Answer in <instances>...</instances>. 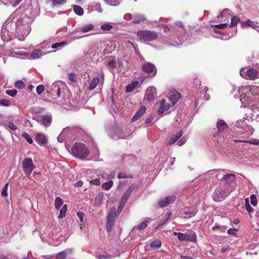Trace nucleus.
I'll return each mask as SVG.
<instances>
[{
    "mask_svg": "<svg viewBox=\"0 0 259 259\" xmlns=\"http://www.w3.org/2000/svg\"><path fill=\"white\" fill-rule=\"evenodd\" d=\"M72 153L80 159L85 158L89 155L90 151L86 146L81 143H76L71 149Z\"/></svg>",
    "mask_w": 259,
    "mask_h": 259,
    "instance_id": "1",
    "label": "nucleus"
},
{
    "mask_svg": "<svg viewBox=\"0 0 259 259\" xmlns=\"http://www.w3.org/2000/svg\"><path fill=\"white\" fill-rule=\"evenodd\" d=\"M232 191V189H227V184L220 185L213 193V199L216 202L222 201L230 194Z\"/></svg>",
    "mask_w": 259,
    "mask_h": 259,
    "instance_id": "2",
    "label": "nucleus"
},
{
    "mask_svg": "<svg viewBox=\"0 0 259 259\" xmlns=\"http://www.w3.org/2000/svg\"><path fill=\"white\" fill-rule=\"evenodd\" d=\"M137 37L140 41H151L158 37L157 32L148 30H139L137 33Z\"/></svg>",
    "mask_w": 259,
    "mask_h": 259,
    "instance_id": "3",
    "label": "nucleus"
},
{
    "mask_svg": "<svg viewBox=\"0 0 259 259\" xmlns=\"http://www.w3.org/2000/svg\"><path fill=\"white\" fill-rule=\"evenodd\" d=\"M22 168L24 174L29 178L32 171L35 168L33 161L30 158H25L22 162Z\"/></svg>",
    "mask_w": 259,
    "mask_h": 259,
    "instance_id": "4",
    "label": "nucleus"
},
{
    "mask_svg": "<svg viewBox=\"0 0 259 259\" xmlns=\"http://www.w3.org/2000/svg\"><path fill=\"white\" fill-rule=\"evenodd\" d=\"M181 241H190L196 242L197 237L195 233L192 230H188L185 233L181 234Z\"/></svg>",
    "mask_w": 259,
    "mask_h": 259,
    "instance_id": "5",
    "label": "nucleus"
},
{
    "mask_svg": "<svg viewBox=\"0 0 259 259\" xmlns=\"http://www.w3.org/2000/svg\"><path fill=\"white\" fill-rule=\"evenodd\" d=\"M143 71L146 73H151V76L156 74L157 70L155 66L150 62H146L142 65Z\"/></svg>",
    "mask_w": 259,
    "mask_h": 259,
    "instance_id": "6",
    "label": "nucleus"
},
{
    "mask_svg": "<svg viewBox=\"0 0 259 259\" xmlns=\"http://www.w3.org/2000/svg\"><path fill=\"white\" fill-rule=\"evenodd\" d=\"M156 96V89L153 87H149L147 90L145 95V99L149 102L153 101Z\"/></svg>",
    "mask_w": 259,
    "mask_h": 259,
    "instance_id": "7",
    "label": "nucleus"
},
{
    "mask_svg": "<svg viewBox=\"0 0 259 259\" xmlns=\"http://www.w3.org/2000/svg\"><path fill=\"white\" fill-rule=\"evenodd\" d=\"M236 178V176L233 174H228L224 176L223 178L221 179V181L225 183L221 185L227 184V189H231L230 188V184L234 182Z\"/></svg>",
    "mask_w": 259,
    "mask_h": 259,
    "instance_id": "8",
    "label": "nucleus"
},
{
    "mask_svg": "<svg viewBox=\"0 0 259 259\" xmlns=\"http://www.w3.org/2000/svg\"><path fill=\"white\" fill-rule=\"evenodd\" d=\"M236 126L239 128L243 129L246 132H249L250 134L253 133L252 128L250 126L247 125L243 119H239L237 120L236 123Z\"/></svg>",
    "mask_w": 259,
    "mask_h": 259,
    "instance_id": "9",
    "label": "nucleus"
},
{
    "mask_svg": "<svg viewBox=\"0 0 259 259\" xmlns=\"http://www.w3.org/2000/svg\"><path fill=\"white\" fill-rule=\"evenodd\" d=\"M175 200L176 197L175 196H167L163 199L160 200L158 204L161 207H163L172 203Z\"/></svg>",
    "mask_w": 259,
    "mask_h": 259,
    "instance_id": "10",
    "label": "nucleus"
},
{
    "mask_svg": "<svg viewBox=\"0 0 259 259\" xmlns=\"http://www.w3.org/2000/svg\"><path fill=\"white\" fill-rule=\"evenodd\" d=\"M170 104L169 103H166L165 100L163 99L160 102V106L157 113L159 115H162L164 112L168 111L170 107Z\"/></svg>",
    "mask_w": 259,
    "mask_h": 259,
    "instance_id": "11",
    "label": "nucleus"
},
{
    "mask_svg": "<svg viewBox=\"0 0 259 259\" xmlns=\"http://www.w3.org/2000/svg\"><path fill=\"white\" fill-rule=\"evenodd\" d=\"M246 75L248 78L251 80L259 78L258 71L256 69L252 68L247 70Z\"/></svg>",
    "mask_w": 259,
    "mask_h": 259,
    "instance_id": "12",
    "label": "nucleus"
},
{
    "mask_svg": "<svg viewBox=\"0 0 259 259\" xmlns=\"http://www.w3.org/2000/svg\"><path fill=\"white\" fill-rule=\"evenodd\" d=\"M103 81L104 77L103 76H101L100 79L98 77H94L90 83L89 90H94L96 88V87L99 83V82L102 84L103 83Z\"/></svg>",
    "mask_w": 259,
    "mask_h": 259,
    "instance_id": "13",
    "label": "nucleus"
},
{
    "mask_svg": "<svg viewBox=\"0 0 259 259\" xmlns=\"http://www.w3.org/2000/svg\"><path fill=\"white\" fill-rule=\"evenodd\" d=\"M35 140L39 144L42 145H47L48 143V139L46 136L40 133L36 134Z\"/></svg>",
    "mask_w": 259,
    "mask_h": 259,
    "instance_id": "14",
    "label": "nucleus"
},
{
    "mask_svg": "<svg viewBox=\"0 0 259 259\" xmlns=\"http://www.w3.org/2000/svg\"><path fill=\"white\" fill-rule=\"evenodd\" d=\"M52 121V116L51 113L47 115H45L42 116L41 122V123L46 126H49Z\"/></svg>",
    "mask_w": 259,
    "mask_h": 259,
    "instance_id": "15",
    "label": "nucleus"
},
{
    "mask_svg": "<svg viewBox=\"0 0 259 259\" xmlns=\"http://www.w3.org/2000/svg\"><path fill=\"white\" fill-rule=\"evenodd\" d=\"M217 127L219 133H222L228 128L227 124L223 119L218 120L217 123Z\"/></svg>",
    "mask_w": 259,
    "mask_h": 259,
    "instance_id": "16",
    "label": "nucleus"
},
{
    "mask_svg": "<svg viewBox=\"0 0 259 259\" xmlns=\"http://www.w3.org/2000/svg\"><path fill=\"white\" fill-rule=\"evenodd\" d=\"M71 252L72 250L71 249H65L56 254L55 255L56 259H66L67 254Z\"/></svg>",
    "mask_w": 259,
    "mask_h": 259,
    "instance_id": "17",
    "label": "nucleus"
},
{
    "mask_svg": "<svg viewBox=\"0 0 259 259\" xmlns=\"http://www.w3.org/2000/svg\"><path fill=\"white\" fill-rule=\"evenodd\" d=\"M146 111V107L144 106L141 107L140 109L136 113L132 119V121L134 122L138 120L141 117Z\"/></svg>",
    "mask_w": 259,
    "mask_h": 259,
    "instance_id": "18",
    "label": "nucleus"
},
{
    "mask_svg": "<svg viewBox=\"0 0 259 259\" xmlns=\"http://www.w3.org/2000/svg\"><path fill=\"white\" fill-rule=\"evenodd\" d=\"M182 132L179 131L176 133L175 134L171 135L168 141V144L172 145L174 144L182 136Z\"/></svg>",
    "mask_w": 259,
    "mask_h": 259,
    "instance_id": "19",
    "label": "nucleus"
},
{
    "mask_svg": "<svg viewBox=\"0 0 259 259\" xmlns=\"http://www.w3.org/2000/svg\"><path fill=\"white\" fill-rule=\"evenodd\" d=\"M135 188V185H131L122 197V200H126Z\"/></svg>",
    "mask_w": 259,
    "mask_h": 259,
    "instance_id": "20",
    "label": "nucleus"
},
{
    "mask_svg": "<svg viewBox=\"0 0 259 259\" xmlns=\"http://www.w3.org/2000/svg\"><path fill=\"white\" fill-rule=\"evenodd\" d=\"M181 98V94L180 93L177 91L174 92L170 98V100H171L172 105L176 104Z\"/></svg>",
    "mask_w": 259,
    "mask_h": 259,
    "instance_id": "21",
    "label": "nucleus"
},
{
    "mask_svg": "<svg viewBox=\"0 0 259 259\" xmlns=\"http://www.w3.org/2000/svg\"><path fill=\"white\" fill-rule=\"evenodd\" d=\"M116 216V211L115 209H111L108 215L107 216V220H109L110 221H115V218Z\"/></svg>",
    "mask_w": 259,
    "mask_h": 259,
    "instance_id": "22",
    "label": "nucleus"
},
{
    "mask_svg": "<svg viewBox=\"0 0 259 259\" xmlns=\"http://www.w3.org/2000/svg\"><path fill=\"white\" fill-rule=\"evenodd\" d=\"M245 23L247 26L251 27L252 29L257 30V28H259V26L256 25L255 22L249 19L246 20Z\"/></svg>",
    "mask_w": 259,
    "mask_h": 259,
    "instance_id": "23",
    "label": "nucleus"
},
{
    "mask_svg": "<svg viewBox=\"0 0 259 259\" xmlns=\"http://www.w3.org/2000/svg\"><path fill=\"white\" fill-rule=\"evenodd\" d=\"M41 55L42 52L40 50H35L32 52L31 57L34 59H36L41 57Z\"/></svg>",
    "mask_w": 259,
    "mask_h": 259,
    "instance_id": "24",
    "label": "nucleus"
},
{
    "mask_svg": "<svg viewBox=\"0 0 259 259\" xmlns=\"http://www.w3.org/2000/svg\"><path fill=\"white\" fill-rule=\"evenodd\" d=\"M73 10L75 14L79 16H81L83 14V10L80 6L74 5L73 6Z\"/></svg>",
    "mask_w": 259,
    "mask_h": 259,
    "instance_id": "25",
    "label": "nucleus"
},
{
    "mask_svg": "<svg viewBox=\"0 0 259 259\" xmlns=\"http://www.w3.org/2000/svg\"><path fill=\"white\" fill-rule=\"evenodd\" d=\"M113 182L110 180L102 184V187L105 190H109L112 186Z\"/></svg>",
    "mask_w": 259,
    "mask_h": 259,
    "instance_id": "26",
    "label": "nucleus"
},
{
    "mask_svg": "<svg viewBox=\"0 0 259 259\" xmlns=\"http://www.w3.org/2000/svg\"><path fill=\"white\" fill-rule=\"evenodd\" d=\"M63 200L60 197H56L55 201V206L57 210L60 209V207L63 205Z\"/></svg>",
    "mask_w": 259,
    "mask_h": 259,
    "instance_id": "27",
    "label": "nucleus"
},
{
    "mask_svg": "<svg viewBox=\"0 0 259 259\" xmlns=\"http://www.w3.org/2000/svg\"><path fill=\"white\" fill-rule=\"evenodd\" d=\"M234 142H242V143H249L252 145H259V140L257 139H253L250 141H243V140H234Z\"/></svg>",
    "mask_w": 259,
    "mask_h": 259,
    "instance_id": "28",
    "label": "nucleus"
},
{
    "mask_svg": "<svg viewBox=\"0 0 259 259\" xmlns=\"http://www.w3.org/2000/svg\"><path fill=\"white\" fill-rule=\"evenodd\" d=\"M67 206L66 204H64L63 207L61 208L60 214L58 215V218L62 219L63 218H64L66 215V212L67 211Z\"/></svg>",
    "mask_w": 259,
    "mask_h": 259,
    "instance_id": "29",
    "label": "nucleus"
},
{
    "mask_svg": "<svg viewBox=\"0 0 259 259\" xmlns=\"http://www.w3.org/2000/svg\"><path fill=\"white\" fill-rule=\"evenodd\" d=\"M240 19L237 16H234L231 18V22L230 25V27H233L237 25L240 22Z\"/></svg>",
    "mask_w": 259,
    "mask_h": 259,
    "instance_id": "30",
    "label": "nucleus"
},
{
    "mask_svg": "<svg viewBox=\"0 0 259 259\" xmlns=\"http://www.w3.org/2000/svg\"><path fill=\"white\" fill-rule=\"evenodd\" d=\"M117 177L119 179L132 178L133 176L130 174H127L123 172H119L118 174Z\"/></svg>",
    "mask_w": 259,
    "mask_h": 259,
    "instance_id": "31",
    "label": "nucleus"
},
{
    "mask_svg": "<svg viewBox=\"0 0 259 259\" xmlns=\"http://www.w3.org/2000/svg\"><path fill=\"white\" fill-rule=\"evenodd\" d=\"M245 209L249 213L253 212V209L249 204L248 198H246L245 199Z\"/></svg>",
    "mask_w": 259,
    "mask_h": 259,
    "instance_id": "32",
    "label": "nucleus"
},
{
    "mask_svg": "<svg viewBox=\"0 0 259 259\" xmlns=\"http://www.w3.org/2000/svg\"><path fill=\"white\" fill-rule=\"evenodd\" d=\"M67 45L66 41H62L56 42L52 45L51 48L52 49H56L59 47L65 46Z\"/></svg>",
    "mask_w": 259,
    "mask_h": 259,
    "instance_id": "33",
    "label": "nucleus"
},
{
    "mask_svg": "<svg viewBox=\"0 0 259 259\" xmlns=\"http://www.w3.org/2000/svg\"><path fill=\"white\" fill-rule=\"evenodd\" d=\"M22 137L24 138L29 144H32L33 143V140L29 136V135L26 132H24L22 134Z\"/></svg>",
    "mask_w": 259,
    "mask_h": 259,
    "instance_id": "34",
    "label": "nucleus"
},
{
    "mask_svg": "<svg viewBox=\"0 0 259 259\" xmlns=\"http://www.w3.org/2000/svg\"><path fill=\"white\" fill-rule=\"evenodd\" d=\"M15 87L19 89H23L25 88V84L21 80H17L15 83Z\"/></svg>",
    "mask_w": 259,
    "mask_h": 259,
    "instance_id": "35",
    "label": "nucleus"
},
{
    "mask_svg": "<svg viewBox=\"0 0 259 259\" xmlns=\"http://www.w3.org/2000/svg\"><path fill=\"white\" fill-rule=\"evenodd\" d=\"M161 243L159 240H154L152 241L150 244V246L152 248H155L160 247L161 246Z\"/></svg>",
    "mask_w": 259,
    "mask_h": 259,
    "instance_id": "36",
    "label": "nucleus"
},
{
    "mask_svg": "<svg viewBox=\"0 0 259 259\" xmlns=\"http://www.w3.org/2000/svg\"><path fill=\"white\" fill-rule=\"evenodd\" d=\"M114 224V221H110L109 220H107L106 230L109 233L111 231L112 228Z\"/></svg>",
    "mask_w": 259,
    "mask_h": 259,
    "instance_id": "37",
    "label": "nucleus"
},
{
    "mask_svg": "<svg viewBox=\"0 0 259 259\" xmlns=\"http://www.w3.org/2000/svg\"><path fill=\"white\" fill-rule=\"evenodd\" d=\"M108 5L112 6H116L119 5L118 0H104Z\"/></svg>",
    "mask_w": 259,
    "mask_h": 259,
    "instance_id": "38",
    "label": "nucleus"
},
{
    "mask_svg": "<svg viewBox=\"0 0 259 259\" xmlns=\"http://www.w3.org/2000/svg\"><path fill=\"white\" fill-rule=\"evenodd\" d=\"M251 204L255 206L257 205V200L256 196L255 194H251L250 197Z\"/></svg>",
    "mask_w": 259,
    "mask_h": 259,
    "instance_id": "39",
    "label": "nucleus"
},
{
    "mask_svg": "<svg viewBox=\"0 0 259 259\" xmlns=\"http://www.w3.org/2000/svg\"><path fill=\"white\" fill-rule=\"evenodd\" d=\"M94 28L93 25L90 24V25H87L83 26V27L82 29V31L83 32H87L90 31V30H92Z\"/></svg>",
    "mask_w": 259,
    "mask_h": 259,
    "instance_id": "40",
    "label": "nucleus"
},
{
    "mask_svg": "<svg viewBox=\"0 0 259 259\" xmlns=\"http://www.w3.org/2000/svg\"><path fill=\"white\" fill-rule=\"evenodd\" d=\"M148 221H144L140 225L138 226V229L141 231L143 230L147 227V226H148Z\"/></svg>",
    "mask_w": 259,
    "mask_h": 259,
    "instance_id": "41",
    "label": "nucleus"
},
{
    "mask_svg": "<svg viewBox=\"0 0 259 259\" xmlns=\"http://www.w3.org/2000/svg\"><path fill=\"white\" fill-rule=\"evenodd\" d=\"M17 92L15 89L7 90L6 93L10 96L11 97H14L16 95Z\"/></svg>",
    "mask_w": 259,
    "mask_h": 259,
    "instance_id": "42",
    "label": "nucleus"
},
{
    "mask_svg": "<svg viewBox=\"0 0 259 259\" xmlns=\"http://www.w3.org/2000/svg\"><path fill=\"white\" fill-rule=\"evenodd\" d=\"M8 185H9V184L7 183L5 185V186L3 187V188L2 189V193H1V195L2 196L6 197L8 196L7 190H8Z\"/></svg>",
    "mask_w": 259,
    "mask_h": 259,
    "instance_id": "43",
    "label": "nucleus"
},
{
    "mask_svg": "<svg viewBox=\"0 0 259 259\" xmlns=\"http://www.w3.org/2000/svg\"><path fill=\"white\" fill-rule=\"evenodd\" d=\"M154 119V116L152 115H149L146 119V123L147 124L152 125L153 122H152Z\"/></svg>",
    "mask_w": 259,
    "mask_h": 259,
    "instance_id": "44",
    "label": "nucleus"
},
{
    "mask_svg": "<svg viewBox=\"0 0 259 259\" xmlns=\"http://www.w3.org/2000/svg\"><path fill=\"white\" fill-rule=\"evenodd\" d=\"M112 28H113V26L110 24H105L102 25L101 26V29L103 30H110Z\"/></svg>",
    "mask_w": 259,
    "mask_h": 259,
    "instance_id": "45",
    "label": "nucleus"
},
{
    "mask_svg": "<svg viewBox=\"0 0 259 259\" xmlns=\"http://www.w3.org/2000/svg\"><path fill=\"white\" fill-rule=\"evenodd\" d=\"M68 78L70 81L73 82H76L77 81L76 77L74 73H70L68 74Z\"/></svg>",
    "mask_w": 259,
    "mask_h": 259,
    "instance_id": "46",
    "label": "nucleus"
},
{
    "mask_svg": "<svg viewBox=\"0 0 259 259\" xmlns=\"http://www.w3.org/2000/svg\"><path fill=\"white\" fill-rule=\"evenodd\" d=\"M227 26H228V23H225L214 25L213 26V27L217 28L218 29H224L225 28H226Z\"/></svg>",
    "mask_w": 259,
    "mask_h": 259,
    "instance_id": "47",
    "label": "nucleus"
},
{
    "mask_svg": "<svg viewBox=\"0 0 259 259\" xmlns=\"http://www.w3.org/2000/svg\"><path fill=\"white\" fill-rule=\"evenodd\" d=\"M45 90L44 86L42 84L39 85L36 87V92L38 95L41 94Z\"/></svg>",
    "mask_w": 259,
    "mask_h": 259,
    "instance_id": "48",
    "label": "nucleus"
},
{
    "mask_svg": "<svg viewBox=\"0 0 259 259\" xmlns=\"http://www.w3.org/2000/svg\"><path fill=\"white\" fill-rule=\"evenodd\" d=\"M231 11L228 9H224L220 15L218 16L219 19H222L226 14H230Z\"/></svg>",
    "mask_w": 259,
    "mask_h": 259,
    "instance_id": "49",
    "label": "nucleus"
},
{
    "mask_svg": "<svg viewBox=\"0 0 259 259\" xmlns=\"http://www.w3.org/2000/svg\"><path fill=\"white\" fill-rule=\"evenodd\" d=\"M0 104L5 106H9L10 105V102L9 100L6 99H2L0 100Z\"/></svg>",
    "mask_w": 259,
    "mask_h": 259,
    "instance_id": "50",
    "label": "nucleus"
},
{
    "mask_svg": "<svg viewBox=\"0 0 259 259\" xmlns=\"http://www.w3.org/2000/svg\"><path fill=\"white\" fill-rule=\"evenodd\" d=\"M93 8L95 10L99 12H102V9L101 7V5L100 3H97L94 6Z\"/></svg>",
    "mask_w": 259,
    "mask_h": 259,
    "instance_id": "51",
    "label": "nucleus"
},
{
    "mask_svg": "<svg viewBox=\"0 0 259 259\" xmlns=\"http://www.w3.org/2000/svg\"><path fill=\"white\" fill-rule=\"evenodd\" d=\"M108 64L109 66L112 69H114L116 67V62L114 59L110 60L108 62Z\"/></svg>",
    "mask_w": 259,
    "mask_h": 259,
    "instance_id": "52",
    "label": "nucleus"
},
{
    "mask_svg": "<svg viewBox=\"0 0 259 259\" xmlns=\"http://www.w3.org/2000/svg\"><path fill=\"white\" fill-rule=\"evenodd\" d=\"M90 184L91 185L99 186L100 185V181L98 179H96L90 181Z\"/></svg>",
    "mask_w": 259,
    "mask_h": 259,
    "instance_id": "53",
    "label": "nucleus"
},
{
    "mask_svg": "<svg viewBox=\"0 0 259 259\" xmlns=\"http://www.w3.org/2000/svg\"><path fill=\"white\" fill-rule=\"evenodd\" d=\"M237 230L236 229H229L228 231H227V233L229 234V235H236V232H237Z\"/></svg>",
    "mask_w": 259,
    "mask_h": 259,
    "instance_id": "54",
    "label": "nucleus"
},
{
    "mask_svg": "<svg viewBox=\"0 0 259 259\" xmlns=\"http://www.w3.org/2000/svg\"><path fill=\"white\" fill-rule=\"evenodd\" d=\"M8 127L10 129L12 130V131H15L17 128V126L12 122L9 123Z\"/></svg>",
    "mask_w": 259,
    "mask_h": 259,
    "instance_id": "55",
    "label": "nucleus"
},
{
    "mask_svg": "<svg viewBox=\"0 0 259 259\" xmlns=\"http://www.w3.org/2000/svg\"><path fill=\"white\" fill-rule=\"evenodd\" d=\"M77 217L79 218L81 222H83L84 213L82 212H77L76 213Z\"/></svg>",
    "mask_w": 259,
    "mask_h": 259,
    "instance_id": "56",
    "label": "nucleus"
},
{
    "mask_svg": "<svg viewBox=\"0 0 259 259\" xmlns=\"http://www.w3.org/2000/svg\"><path fill=\"white\" fill-rule=\"evenodd\" d=\"M135 86H132L131 84H128L126 87V92L127 93L132 92L133 89L134 88Z\"/></svg>",
    "mask_w": 259,
    "mask_h": 259,
    "instance_id": "57",
    "label": "nucleus"
},
{
    "mask_svg": "<svg viewBox=\"0 0 259 259\" xmlns=\"http://www.w3.org/2000/svg\"><path fill=\"white\" fill-rule=\"evenodd\" d=\"M83 185V182L81 181H78L74 184V186L76 187H81Z\"/></svg>",
    "mask_w": 259,
    "mask_h": 259,
    "instance_id": "58",
    "label": "nucleus"
},
{
    "mask_svg": "<svg viewBox=\"0 0 259 259\" xmlns=\"http://www.w3.org/2000/svg\"><path fill=\"white\" fill-rule=\"evenodd\" d=\"M42 257L47 259H56L55 255H48L47 256H42Z\"/></svg>",
    "mask_w": 259,
    "mask_h": 259,
    "instance_id": "59",
    "label": "nucleus"
},
{
    "mask_svg": "<svg viewBox=\"0 0 259 259\" xmlns=\"http://www.w3.org/2000/svg\"><path fill=\"white\" fill-rule=\"evenodd\" d=\"M181 234H182V233H180V232H174V235L175 236H176L180 241V239H181Z\"/></svg>",
    "mask_w": 259,
    "mask_h": 259,
    "instance_id": "60",
    "label": "nucleus"
},
{
    "mask_svg": "<svg viewBox=\"0 0 259 259\" xmlns=\"http://www.w3.org/2000/svg\"><path fill=\"white\" fill-rule=\"evenodd\" d=\"M54 88H57V95L58 96H60V93H61V90H60V88L58 87V86H56V85H55L54 86Z\"/></svg>",
    "mask_w": 259,
    "mask_h": 259,
    "instance_id": "61",
    "label": "nucleus"
},
{
    "mask_svg": "<svg viewBox=\"0 0 259 259\" xmlns=\"http://www.w3.org/2000/svg\"><path fill=\"white\" fill-rule=\"evenodd\" d=\"M185 142V141H183V139H181L180 140H179L178 142V144L179 145V146H182L183 145L184 143Z\"/></svg>",
    "mask_w": 259,
    "mask_h": 259,
    "instance_id": "62",
    "label": "nucleus"
},
{
    "mask_svg": "<svg viewBox=\"0 0 259 259\" xmlns=\"http://www.w3.org/2000/svg\"><path fill=\"white\" fill-rule=\"evenodd\" d=\"M181 259H193L192 257L184 255H181Z\"/></svg>",
    "mask_w": 259,
    "mask_h": 259,
    "instance_id": "63",
    "label": "nucleus"
},
{
    "mask_svg": "<svg viewBox=\"0 0 259 259\" xmlns=\"http://www.w3.org/2000/svg\"><path fill=\"white\" fill-rule=\"evenodd\" d=\"M228 249L227 248H225V247H222L221 248V253H224L225 252H226V251H227Z\"/></svg>",
    "mask_w": 259,
    "mask_h": 259,
    "instance_id": "64",
    "label": "nucleus"
}]
</instances>
